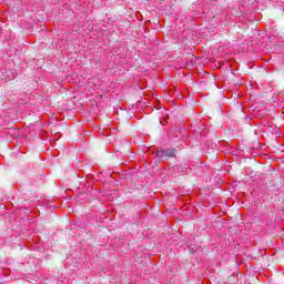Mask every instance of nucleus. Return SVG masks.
I'll use <instances>...</instances> for the list:
<instances>
[{
    "instance_id": "nucleus-2",
    "label": "nucleus",
    "mask_w": 284,
    "mask_h": 284,
    "mask_svg": "<svg viewBox=\"0 0 284 284\" xmlns=\"http://www.w3.org/2000/svg\"><path fill=\"white\" fill-rule=\"evenodd\" d=\"M4 77L6 79H8V81H12V79L17 78V72L12 70H7Z\"/></svg>"
},
{
    "instance_id": "nucleus-1",
    "label": "nucleus",
    "mask_w": 284,
    "mask_h": 284,
    "mask_svg": "<svg viewBox=\"0 0 284 284\" xmlns=\"http://www.w3.org/2000/svg\"><path fill=\"white\" fill-rule=\"evenodd\" d=\"M155 156L158 159H170L172 156H176V149H166L163 151H158Z\"/></svg>"
}]
</instances>
